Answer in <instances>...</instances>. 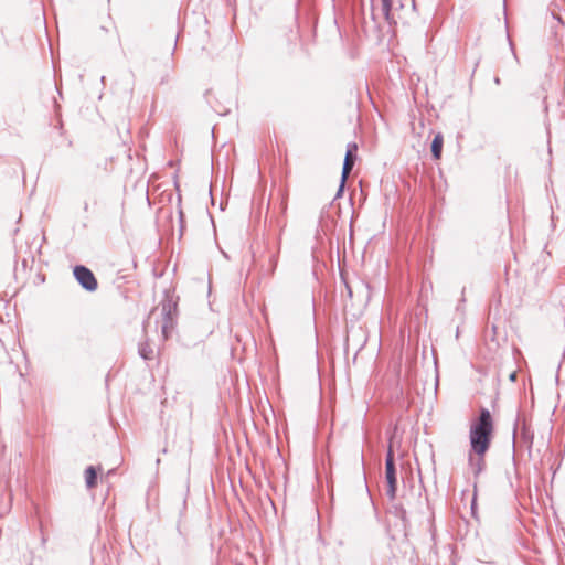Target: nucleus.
<instances>
[{
  "label": "nucleus",
  "instance_id": "5",
  "mask_svg": "<svg viewBox=\"0 0 565 565\" xmlns=\"http://www.w3.org/2000/svg\"><path fill=\"white\" fill-rule=\"evenodd\" d=\"M174 308V305H172L170 301H164L161 306V315H162V322H161V332L164 339L169 337L170 330L173 328V318H172V310Z\"/></svg>",
  "mask_w": 565,
  "mask_h": 565
},
{
  "label": "nucleus",
  "instance_id": "2",
  "mask_svg": "<svg viewBox=\"0 0 565 565\" xmlns=\"http://www.w3.org/2000/svg\"><path fill=\"white\" fill-rule=\"evenodd\" d=\"M385 478L387 482V490L386 493L390 497V499H394L396 495V489H397V479H396V470L394 465V457L392 449H388L386 461H385Z\"/></svg>",
  "mask_w": 565,
  "mask_h": 565
},
{
  "label": "nucleus",
  "instance_id": "7",
  "mask_svg": "<svg viewBox=\"0 0 565 565\" xmlns=\"http://www.w3.org/2000/svg\"><path fill=\"white\" fill-rule=\"evenodd\" d=\"M96 478H97V471L96 469L90 466L85 471V481L87 488L92 489L96 486Z\"/></svg>",
  "mask_w": 565,
  "mask_h": 565
},
{
  "label": "nucleus",
  "instance_id": "8",
  "mask_svg": "<svg viewBox=\"0 0 565 565\" xmlns=\"http://www.w3.org/2000/svg\"><path fill=\"white\" fill-rule=\"evenodd\" d=\"M139 354H140L145 360H150V359H152L153 350L149 347V344H141V345L139 347Z\"/></svg>",
  "mask_w": 565,
  "mask_h": 565
},
{
  "label": "nucleus",
  "instance_id": "4",
  "mask_svg": "<svg viewBox=\"0 0 565 565\" xmlns=\"http://www.w3.org/2000/svg\"><path fill=\"white\" fill-rule=\"evenodd\" d=\"M356 149H358V147L355 143H351L348 146L344 162H343V168H342L341 183H340L337 196L341 195V193L344 189V183L348 179V175L350 174V172L354 166V160H355L354 151H356Z\"/></svg>",
  "mask_w": 565,
  "mask_h": 565
},
{
  "label": "nucleus",
  "instance_id": "1",
  "mask_svg": "<svg viewBox=\"0 0 565 565\" xmlns=\"http://www.w3.org/2000/svg\"><path fill=\"white\" fill-rule=\"evenodd\" d=\"M493 433V420L487 408H481L479 417L470 425L469 466L477 476L484 467V455L488 451Z\"/></svg>",
  "mask_w": 565,
  "mask_h": 565
},
{
  "label": "nucleus",
  "instance_id": "3",
  "mask_svg": "<svg viewBox=\"0 0 565 565\" xmlns=\"http://www.w3.org/2000/svg\"><path fill=\"white\" fill-rule=\"evenodd\" d=\"M74 276L86 290L94 291L97 289L96 278L88 268L84 266H76L74 268Z\"/></svg>",
  "mask_w": 565,
  "mask_h": 565
},
{
  "label": "nucleus",
  "instance_id": "10",
  "mask_svg": "<svg viewBox=\"0 0 565 565\" xmlns=\"http://www.w3.org/2000/svg\"><path fill=\"white\" fill-rule=\"evenodd\" d=\"M510 380L511 381H515L516 380V373L513 372L511 375H510Z\"/></svg>",
  "mask_w": 565,
  "mask_h": 565
},
{
  "label": "nucleus",
  "instance_id": "9",
  "mask_svg": "<svg viewBox=\"0 0 565 565\" xmlns=\"http://www.w3.org/2000/svg\"><path fill=\"white\" fill-rule=\"evenodd\" d=\"M393 8L392 0H382V10L387 21H391V11Z\"/></svg>",
  "mask_w": 565,
  "mask_h": 565
},
{
  "label": "nucleus",
  "instance_id": "6",
  "mask_svg": "<svg viewBox=\"0 0 565 565\" xmlns=\"http://www.w3.org/2000/svg\"><path fill=\"white\" fill-rule=\"evenodd\" d=\"M441 149H443V137L441 135H436L433 142H431V153L435 159H439L441 156Z\"/></svg>",
  "mask_w": 565,
  "mask_h": 565
}]
</instances>
